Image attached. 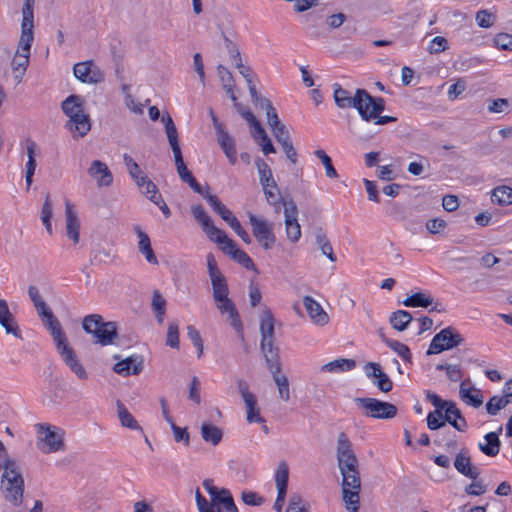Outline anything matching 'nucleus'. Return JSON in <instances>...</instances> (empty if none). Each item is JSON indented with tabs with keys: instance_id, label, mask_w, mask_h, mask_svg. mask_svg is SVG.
<instances>
[{
	"instance_id": "1",
	"label": "nucleus",
	"mask_w": 512,
	"mask_h": 512,
	"mask_svg": "<svg viewBox=\"0 0 512 512\" xmlns=\"http://www.w3.org/2000/svg\"><path fill=\"white\" fill-rule=\"evenodd\" d=\"M28 295L39 316L42 318L44 325L50 331L62 360L79 379H86L87 373L84 367L79 363L73 348L68 343L59 320L53 315L52 311L43 300L38 288L32 285L29 286Z\"/></svg>"
},
{
	"instance_id": "2",
	"label": "nucleus",
	"mask_w": 512,
	"mask_h": 512,
	"mask_svg": "<svg viewBox=\"0 0 512 512\" xmlns=\"http://www.w3.org/2000/svg\"><path fill=\"white\" fill-rule=\"evenodd\" d=\"M0 490L4 499L13 506L18 507L22 504L24 478L17 462H8L1 476Z\"/></svg>"
},
{
	"instance_id": "3",
	"label": "nucleus",
	"mask_w": 512,
	"mask_h": 512,
	"mask_svg": "<svg viewBox=\"0 0 512 512\" xmlns=\"http://www.w3.org/2000/svg\"><path fill=\"white\" fill-rule=\"evenodd\" d=\"M63 112L69 117L67 127L79 137L85 136L91 129L89 116L84 112L83 99L78 95L68 96L61 105Z\"/></svg>"
},
{
	"instance_id": "4",
	"label": "nucleus",
	"mask_w": 512,
	"mask_h": 512,
	"mask_svg": "<svg viewBox=\"0 0 512 512\" xmlns=\"http://www.w3.org/2000/svg\"><path fill=\"white\" fill-rule=\"evenodd\" d=\"M39 436L38 448L45 454L65 450L64 431L61 428L46 423L36 425Z\"/></svg>"
},
{
	"instance_id": "5",
	"label": "nucleus",
	"mask_w": 512,
	"mask_h": 512,
	"mask_svg": "<svg viewBox=\"0 0 512 512\" xmlns=\"http://www.w3.org/2000/svg\"><path fill=\"white\" fill-rule=\"evenodd\" d=\"M261 343L260 348L264 359L270 360L280 357L279 347L275 345L274 317L270 309L265 308L260 319Z\"/></svg>"
},
{
	"instance_id": "6",
	"label": "nucleus",
	"mask_w": 512,
	"mask_h": 512,
	"mask_svg": "<svg viewBox=\"0 0 512 512\" xmlns=\"http://www.w3.org/2000/svg\"><path fill=\"white\" fill-rule=\"evenodd\" d=\"M33 40V32L21 31L18 49L11 63L14 79L17 84L22 82L25 72L29 66L30 50Z\"/></svg>"
},
{
	"instance_id": "7",
	"label": "nucleus",
	"mask_w": 512,
	"mask_h": 512,
	"mask_svg": "<svg viewBox=\"0 0 512 512\" xmlns=\"http://www.w3.org/2000/svg\"><path fill=\"white\" fill-rule=\"evenodd\" d=\"M464 342L463 336L452 326L438 332L431 340L427 355L440 354L443 351L458 347Z\"/></svg>"
},
{
	"instance_id": "8",
	"label": "nucleus",
	"mask_w": 512,
	"mask_h": 512,
	"mask_svg": "<svg viewBox=\"0 0 512 512\" xmlns=\"http://www.w3.org/2000/svg\"><path fill=\"white\" fill-rule=\"evenodd\" d=\"M355 403L364 409V415L376 419H391L397 415V407L376 398H355Z\"/></svg>"
},
{
	"instance_id": "9",
	"label": "nucleus",
	"mask_w": 512,
	"mask_h": 512,
	"mask_svg": "<svg viewBox=\"0 0 512 512\" xmlns=\"http://www.w3.org/2000/svg\"><path fill=\"white\" fill-rule=\"evenodd\" d=\"M342 498L349 512L359 509V493L361 490L360 473H349L342 476Z\"/></svg>"
},
{
	"instance_id": "10",
	"label": "nucleus",
	"mask_w": 512,
	"mask_h": 512,
	"mask_svg": "<svg viewBox=\"0 0 512 512\" xmlns=\"http://www.w3.org/2000/svg\"><path fill=\"white\" fill-rule=\"evenodd\" d=\"M248 217L254 237L265 250L271 249L276 242V236L273 232V224L252 213H249Z\"/></svg>"
},
{
	"instance_id": "11",
	"label": "nucleus",
	"mask_w": 512,
	"mask_h": 512,
	"mask_svg": "<svg viewBox=\"0 0 512 512\" xmlns=\"http://www.w3.org/2000/svg\"><path fill=\"white\" fill-rule=\"evenodd\" d=\"M217 244L221 245L223 252L230 255L234 261L238 262L247 270L257 272V268L250 256L245 251L237 248L235 242L227 235H223L222 239L218 238Z\"/></svg>"
},
{
	"instance_id": "12",
	"label": "nucleus",
	"mask_w": 512,
	"mask_h": 512,
	"mask_svg": "<svg viewBox=\"0 0 512 512\" xmlns=\"http://www.w3.org/2000/svg\"><path fill=\"white\" fill-rule=\"evenodd\" d=\"M191 212L211 241L218 243V238L222 239V236L226 235L224 231L220 230L213 224L211 217L207 214L202 205H193L191 207Z\"/></svg>"
},
{
	"instance_id": "13",
	"label": "nucleus",
	"mask_w": 512,
	"mask_h": 512,
	"mask_svg": "<svg viewBox=\"0 0 512 512\" xmlns=\"http://www.w3.org/2000/svg\"><path fill=\"white\" fill-rule=\"evenodd\" d=\"M266 365L272 374V378L278 388L279 398L285 402L290 400L289 380L286 375L281 374L280 357L266 360Z\"/></svg>"
},
{
	"instance_id": "14",
	"label": "nucleus",
	"mask_w": 512,
	"mask_h": 512,
	"mask_svg": "<svg viewBox=\"0 0 512 512\" xmlns=\"http://www.w3.org/2000/svg\"><path fill=\"white\" fill-rule=\"evenodd\" d=\"M384 109L385 100L381 97H373L366 91V95L362 96V103L358 113L363 121L369 122L373 118L378 117Z\"/></svg>"
},
{
	"instance_id": "15",
	"label": "nucleus",
	"mask_w": 512,
	"mask_h": 512,
	"mask_svg": "<svg viewBox=\"0 0 512 512\" xmlns=\"http://www.w3.org/2000/svg\"><path fill=\"white\" fill-rule=\"evenodd\" d=\"M366 95L365 89H356L354 96L343 89L339 84H334V100L339 108H355L359 110L360 104L362 103V96Z\"/></svg>"
},
{
	"instance_id": "16",
	"label": "nucleus",
	"mask_w": 512,
	"mask_h": 512,
	"mask_svg": "<svg viewBox=\"0 0 512 512\" xmlns=\"http://www.w3.org/2000/svg\"><path fill=\"white\" fill-rule=\"evenodd\" d=\"M119 342L118 325L114 321H104L98 315V345H117Z\"/></svg>"
},
{
	"instance_id": "17",
	"label": "nucleus",
	"mask_w": 512,
	"mask_h": 512,
	"mask_svg": "<svg viewBox=\"0 0 512 512\" xmlns=\"http://www.w3.org/2000/svg\"><path fill=\"white\" fill-rule=\"evenodd\" d=\"M0 326L7 334L22 339L21 330L15 316L10 311L7 301L2 298H0Z\"/></svg>"
},
{
	"instance_id": "18",
	"label": "nucleus",
	"mask_w": 512,
	"mask_h": 512,
	"mask_svg": "<svg viewBox=\"0 0 512 512\" xmlns=\"http://www.w3.org/2000/svg\"><path fill=\"white\" fill-rule=\"evenodd\" d=\"M66 234L74 244L79 242L80 221L77 216L74 204L68 199L65 200Z\"/></svg>"
},
{
	"instance_id": "19",
	"label": "nucleus",
	"mask_w": 512,
	"mask_h": 512,
	"mask_svg": "<svg viewBox=\"0 0 512 512\" xmlns=\"http://www.w3.org/2000/svg\"><path fill=\"white\" fill-rule=\"evenodd\" d=\"M364 371L369 378H375L377 381H374V384L377 388L384 392H390L393 387V383L391 379L381 370V366L375 362H368L364 366Z\"/></svg>"
},
{
	"instance_id": "20",
	"label": "nucleus",
	"mask_w": 512,
	"mask_h": 512,
	"mask_svg": "<svg viewBox=\"0 0 512 512\" xmlns=\"http://www.w3.org/2000/svg\"><path fill=\"white\" fill-rule=\"evenodd\" d=\"M113 370L120 375H138L143 370V359L141 356H130L118 361Z\"/></svg>"
},
{
	"instance_id": "21",
	"label": "nucleus",
	"mask_w": 512,
	"mask_h": 512,
	"mask_svg": "<svg viewBox=\"0 0 512 512\" xmlns=\"http://www.w3.org/2000/svg\"><path fill=\"white\" fill-rule=\"evenodd\" d=\"M303 305L311 319L316 325H326L329 322V316L324 311L322 306L314 300L311 296L303 297Z\"/></svg>"
},
{
	"instance_id": "22",
	"label": "nucleus",
	"mask_w": 512,
	"mask_h": 512,
	"mask_svg": "<svg viewBox=\"0 0 512 512\" xmlns=\"http://www.w3.org/2000/svg\"><path fill=\"white\" fill-rule=\"evenodd\" d=\"M455 469L465 477L472 480L478 479L480 469L474 466L471 462V457L466 452H459L454 460Z\"/></svg>"
},
{
	"instance_id": "23",
	"label": "nucleus",
	"mask_w": 512,
	"mask_h": 512,
	"mask_svg": "<svg viewBox=\"0 0 512 512\" xmlns=\"http://www.w3.org/2000/svg\"><path fill=\"white\" fill-rule=\"evenodd\" d=\"M217 309L221 314H227L231 326L237 331H242V322L234 302L226 297L222 301H215Z\"/></svg>"
},
{
	"instance_id": "24",
	"label": "nucleus",
	"mask_w": 512,
	"mask_h": 512,
	"mask_svg": "<svg viewBox=\"0 0 512 512\" xmlns=\"http://www.w3.org/2000/svg\"><path fill=\"white\" fill-rule=\"evenodd\" d=\"M469 382V379L461 382L459 389L460 398L467 405L478 408L483 404V396L479 389L475 387H466Z\"/></svg>"
},
{
	"instance_id": "25",
	"label": "nucleus",
	"mask_w": 512,
	"mask_h": 512,
	"mask_svg": "<svg viewBox=\"0 0 512 512\" xmlns=\"http://www.w3.org/2000/svg\"><path fill=\"white\" fill-rule=\"evenodd\" d=\"M444 418L446 423H449L456 430L460 432L466 431L468 425L465 418L462 416L461 411L457 408L456 404L450 401L445 408Z\"/></svg>"
},
{
	"instance_id": "26",
	"label": "nucleus",
	"mask_w": 512,
	"mask_h": 512,
	"mask_svg": "<svg viewBox=\"0 0 512 512\" xmlns=\"http://www.w3.org/2000/svg\"><path fill=\"white\" fill-rule=\"evenodd\" d=\"M217 140L225 153L230 164L235 165L237 162V150L236 144L233 137H231L226 130L217 133Z\"/></svg>"
},
{
	"instance_id": "27",
	"label": "nucleus",
	"mask_w": 512,
	"mask_h": 512,
	"mask_svg": "<svg viewBox=\"0 0 512 512\" xmlns=\"http://www.w3.org/2000/svg\"><path fill=\"white\" fill-rule=\"evenodd\" d=\"M135 232L139 237L138 249L145 256L146 260L154 265L158 264V259L152 249L149 236L139 227H135Z\"/></svg>"
},
{
	"instance_id": "28",
	"label": "nucleus",
	"mask_w": 512,
	"mask_h": 512,
	"mask_svg": "<svg viewBox=\"0 0 512 512\" xmlns=\"http://www.w3.org/2000/svg\"><path fill=\"white\" fill-rule=\"evenodd\" d=\"M502 432V426L498 428L497 432H489L484 436L486 441L485 444L479 443V449L485 455L494 457L500 451L501 442L499 440V434Z\"/></svg>"
},
{
	"instance_id": "29",
	"label": "nucleus",
	"mask_w": 512,
	"mask_h": 512,
	"mask_svg": "<svg viewBox=\"0 0 512 512\" xmlns=\"http://www.w3.org/2000/svg\"><path fill=\"white\" fill-rule=\"evenodd\" d=\"M116 406H117V416L119 418L121 426L128 428L130 430L139 431L144 435L143 428L139 425L138 421L129 412V410L126 408V406L119 400L116 402Z\"/></svg>"
},
{
	"instance_id": "30",
	"label": "nucleus",
	"mask_w": 512,
	"mask_h": 512,
	"mask_svg": "<svg viewBox=\"0 0 512 512\" xmlns=\"http://www.w3.org/2000/svg\"><path fill=\"white\" fill-rule=\"evenodd\" d=\"M255 165L259 174V181L263 187H272L277 190V183L273 177L270 166L261 158L255 160Z\"/></svg>"
},
{
	"instance_id": "31",
	"label": "nucleus",
	"mask_w": 512,
	"mask_h": 512,
	"mask_svg": "<svg viewBox=\"0 0 512 512\" xmlns=\"http://www.w3.org/2000/svg\"><path fill=\"white\" fill-rule=\"evenodd\" d=\"M201 436L205 442L216 446L221 442L223 438V431L216 425L203 422L201 425Z\"/></svg>"
},
{
	"instance_id": "32",
	"label": "nucleus",
	"mask_w": 512,
	"mask_h": 512,
	"mask_svg": "<svg viewBox=\"0 0 512 512\" xmlns=\"http://www.w3.org/2000/svg\"><path fill=\"white\" fill-rule=\"evenodd\" d=\"M93 63V60H88L75 64L73 67L74 76L83 83L94 82V74L91 71Z\"/></svg>"
},
{
	"instance_id": "33",
	"label": "nucleus",
	"mask_w": 512,
	"mask_h": 512,
	"mask_svg": "<svg viewBox=\"0 0 512 512\" xmlns=\"http://www.w3.org/2000/svg\"><path fill=\"white\" fill-rule=\"evenodd\" d=\"M210 280L212 284L214 301H222L224 298L228 297L229 288L226 278L223 274L210 278Z\"/></svg>"
},
{
	"instance_id": "34",
	"label": "nucleus",
	"mask_w": 512,
	"mask_h": 512,
	"mask_svg": "<svg viewBox=\"0 0 512 512\" xmlns=\"http://www.w3.org/2000/svg\"><path fill=\"white\" fill-rule=\"evenodd\" d=\"M356 366V363L352 359H336L334 361H331L321 367V370L323 372H330V373H336V372H344V371H350Z\"/></svg>"
},
{
	"instance_id": "35",
	"label": "nucleus",
	"mask_w": 512,
	"mask_h": 512,
	"mask_svg": "<svg viewBox=\"0 0 512 512\" xmlns=\"http://www.w3.org/2000/svg\"><path fill=\"white\" fill-rule=\"evenodd\" d=\"M35 0H25L22 8L21 31L33 32L34 28V7Z\"/></svg>"
},
{
	"instance_id": "36",
	"label": "nucleus",
	"mask_w": 512,
	"mask_h": 512,
	"mask_svg": "<svg viewBox=\"0 0 512 512\" xmlns=\"http://www.w3.org/2000/svg\"><path fill=\"white\" fill-rule=\"evenodd\" d=\"M411 321L412 315L406 310H397L389 318L391 326L398 331H404Z\"/></svg>"
},
{
	"instance_id": "37",
	"label": "nucleus",
	"mask_w": 512,
	"mask_h": 512,
	"mask_svg": "<svg viewBox=\"0 0 512 512\" xmlns=\"http://www.w3.org/2000/svg\"><path fill=\"white\" fill-rule=\"evenodd\" d=\"M434 443L445 447L447 451H454L457 448L456 434L450 429H444L437 435Z\"/></svg>"
},
{
	"instance_id": "38",
	"label": "nucleus",
	"mask_w": 512,
	"mask_h": 512,
	"mask_svg": "<svg viewBox=\"0 0 512 512\" xmlns=\"http://www.w3.org/2000/svg\"><path fill=\"white\" fill-rule=\"evenodd\" d=\"M434 299L425 293L417 292L409 296L403 301L406 307H422L427 308L433 303Z\"/></svg>"
},
{
	"instance_id": "39",
	"label": "nucleus",
	"mask_w": 512,
	"mask_h": 512,
	"mask_svg": "<svg viewBox=\"0 0 512 512\" xmlns=\"http://www.w3.org/2000/svg\"><path fill=\"white\" fill-rule=\"evenodd\" d=\"M137 186L150 201L156 202L155 200L157 199L158 201L161 200V195L158 193L157 186L147 176L145 178H141Z\"/></svg>"
},
{
	"instance_id": "40",
	"label": "nucleus",
	"mask_w": 512,
	"mask_h": 512,
	"mask_svg": "<svg viewBox=\"0 0 512 512\" xmlns=\"http://www.w3.org/2000/svg\"><path fill=\"white\" fill-rule=\"evenodd\" d=\"M491 200L499 205H509L512 203V188L500 186L492 191Z\"/></svg>"
},
{
	"instance_id": "41",
	"label": "nucleus",
	"mask_w": 512,
	"mask_h": 512,
	"mask_svg": "<svg viewBox=\"0 0 512 512\" xmlns=\"http://www.w3.org/2000/svg\"><path fill=\"white\" fill-rule=\"evenodd\" d=\"M244 403L246 406L247 421L249 423H265L264 418L260 414V409L257 406L256 397L246 399Z\"/></svg>"
},
{
	"instance_id": "42",
	"label": "nucleus",
	"mask_w": 512,
	"mask_h": 512,
	"mask_svg": "<svg viewBox=\"0 0 512 512\" xmlns=\"http://www.w3.org/2000/svg\"><path fill=\"white\" fill-rule=\"evenodd\" d=\"M53 216V205L50 200L49 194L46 195L44 199V203L41 210V221L45 226L49 235H52L53 229L51 224V218Z\"/></svg>"
},
{
	"instance_id": "43",
	"label": "nucleus",
	"mask_w": 512,
	"mask_h": 512,
	"mask_svg": "<svg viewBox=\"0 0 512 512\" xmlns=\"http://www.w3.org/2000/svg\"><path fill=\"white\" fill-rule=\"evenodd\" d=\"M289 480V468L286 462H281L278 466L275 482L277 486V490L280 492L287 493V486Z\"/></svg>"
},
{
	"instance_id": "44",
	"label": "nucleus",
	"mask_w": 512,
	"mask_h": 512,
	"mask_svg": "<svg viewBox=\"0 0 512 512\" xmlns=\"http://www.w3.org/2000/svg\"><path fill=\"white\" fill-rule=\"evenodd\" d=\"M508 404H511L509 399L503 394L502 396H493L486 403V411L490 415H497V413L505 408Z\"/></svg>"
},
{
	"instance_id": "45",
	"label": "nucleus",
	"mask_w": 512,
	"mask_h": 512,
	"mask_svg": "<svg viewBox=\"0 0 512 512\" xmlns=\"http://www.w3.org/2000/svg\"><path fill=\"white\" fill-rule=\"evenodd\" d=\"M385 343L394 352H396L404 361L408 363L412 362V354L409 347L406 344L392 339H386Z\"/></svg>"
},
{
	"instance_id": "46",
	"label": "nucleus",
	"mask_w": 512,
	"mask_h": 512,
	"mask_svg": "<svg viewBox=\"0 0 512 512\" xmlns=\"http://www.w3.org/2000/svg\"><path fill=\"white\" fill-rule=\"evenodd\" d=\"M314 155L322 162L325 167V173L328 178H337L338 172L334 168L331 157L322 149L314 152Z\"/></svg>"
},
{
	"instance_id": "47",
	"label": "nucleus",
	"mask_w": 512,
	"mask_h": 512,
	"mask_svg": "<svg viewBox=\"0 0 512 512\" xmlns=\"http://www.w3.org/2000/svg\"><path fill=\"white\" fill-rule=\"evenodd\" d=\"M427 426L430 430H440L446 427L444 414L439 409L429 412L427 415Z\"/></svg>"
},
{
	"instance_id": "48",
	"label": "nucleus",
	"mask_w": 512,
	"mask_h": 512,
	"mask_svg": "<svg viewBox=\"0 0 512 512\" xmlns=\"http://www.w3.org/2000/svg\"><path fill=\"white\" fill-rule=\"evenodd\" d=\"M436 370H438V371L445 370L447 378L452 382L459 381L463 376L461 367H460V365H457V364H438V365H436Z\"/></svg>"
},
{
	"instance_id": "49",
	"label": "nucleus",
	"mask_w": 512,
	"mask_h": 512,
	"mask_svg": "<svg viewBox=\"0 0 512 512\" xmlns=\"http://www.w3.org/2000/svg\"><path fill=\"white\" fill-rule=\"evenodd\" d=\"M174 159H175V165H176L177 172H178L180 179L185 183H188L189 181H191L194 178V176L188 170L186 164L184 163L182 152H178V153L174 154Z\"/></svg>"
},
{
	"instance_id": "50",
	"label": "nucleus",
	"mask_w": 512,
	"mask_h": 512,
	"mask_svg": "<svg viewBox=\"0 0 512 512\" xmlns=\"http://www.w3.org/2000/svg\"><path fill=\"white\" fill-rule=\"evenodd\" d=\"M112 183L113 175L108 166L105 163L98 161V187H109Z\"/></svg>"
},
{
	"instance_id": "51",
	"label": "nucleus",
	"mask_w": 512,
	"mask_h": 512,
	"mask_svg": "<svg viewBox=\"0 0 512 512\" xmlns=\"http://www.w3.org/2000/svg\"><path fill=\"white\" fill-rule=\"evenodd\" d=\"M263 192L266 197L267 202L275 207L276 212L280 210V202L282 201V197L280 194L279 187L277 186V190H274L272 187H263Z\"/></svg>"
},
{
	"instance_id": "52",
	"label": "nucleus",
	"mask_w": 512,
	"mask_h": 512,
	"mask_svg": "<svg viewBox=\"0 0 512 512\" xmlns=\"http://www.w3.org/2000/svg\"><path fill=\"white\" fill-rule=\"evenodd\" d=\"M249 93L251 96V101L255 107L264 109L265 111L273 107L271 101L268 98L262 97L258 93L256 86L250 87Z\"/></svg>"
},
{
	"instance_id": "53",
	"label": "nucleus",
	"mask_w": 512,
	"mask_h": 512,
	"mask_svg": "<svg viewBox=\"0 0 512 512\" xmlns=\"http://www.w3.org/2000/svg\"><path fill=\"white\" fill-rule=\"evenodd\" d=\"M195 499L199 512H221L220 507L209 504V501L201 494L199 488L196 489Z\"/></svg>"
},
{
	"instance_id": "54",
	"label": "nucleus",
	"mask_w": 512,
	"mask_h": 512,
	"mask_svg": "<svg viewBox=\"0 0 512 512\" xmlns=\"http://www.w3.org/2000/svg\"><path fill=\"white\" fill-rule=\"evenodd\" d=\"M285 226L288 239L292 242H297L301 237V229L297 219L294 221L292 219H285Z\"/></svg>"
},
{
	"instance_id": "55",
	"label": "nucleus",
	"mask_w": 512,
	"mask_h": 512,
	"mask_svg": "<svg viewBox=\"0 0 512 512\" xmlns=\"http://www.w3.org/2000/svg\"><path fill=\"white\" fill-rule=\"evenodd\" d=\"M166 345L171 348H179V326L177 323H169L167 336H166Z\"/></svg>"
},
{
	"instance_id": "56",
	"label": "nucleus",
	"mask_w": 512,
	"mask_h": 512,
	"mask_svg": "<svg viewBox=\"0 0 512 512\" xmlns=\"http://www.w3.org/2000/svg\"><path fill=\"white\" fill-rule=\"evenodd\" d=\"M337 456L354 452L352 443L344 432L339 433L337 439Z\"/></svg>"
},
{
	"instance_id": "57",
	"label": "nucleus",
	"mask_w": 512,
	"mask_h": 512,
	"mask_svg": "<svg viewBox=\"0 0 512 512\" xmlns=\"http://www.w3.org/2000/svg\"><path fill=\"white\" fill-rule=\"evenodd\" d=\"M165 132H166L167 139H168V142L170 144V147H171V149L173 151V154L181 152V148H180V145H179V139H178V132H177L176 126L173 125L171 127H167L165 129Z\"/></svg>"
},
{
	"instance_id": "58",
	"label": "nucleus",
	"mask_w": 512,
	"mask_h": 512,
	"mask_svg": "<svg viewBox=\"0 0 512 512\" xmlns=\"http://www.w3.org/2000/svg\"><path fill=\"white\" fill-rule=\"evenodd\" d=\"M448 49V41L445 37L436 36L434 37L428 47V51L431 54H438Z\"/></svg>"
},
{
	"instance_id": "59",
	"label": "nucleus",
	"mask_w": 512,
	"mask_h": 512,
	"mask_svg": "<svg viewBox=\"0 0 512 512\" xmlns=\"http://www.w3.org/2000/svg\"><path fill=\"white\" fill-rule=\"evenodd\" d=\"M170 427L173 431L175 441L183 442L185 446H188L190 443V435L187 431V428H181L177 426L174 421L170 423Z\"/></svg>"
},
{
	"instance_id": "60",
	"label": "nucleus",
	"mask_w": 512,
	"mask_h": 512,
	"mask_svg": "<svg viewBox=\"0 0 512 512\" xmlns=\"http://www.w3.org/2000/svg\"><path fill=\"white\" fill-rule=\"evenodd\" d=\"M495 17L488 10H480L476 13V22L479 27L490 28L493 25Z\"/></svg>"
},
{
	"instance_id": "61",
	"label": "nucleus",
	"mask_w": 512,
	"mask_h": 512,
	"mask_svg": "<svg viewBox=\"0 0 512 512\" xmlns=\"http://www.w3.org/2000/svg\"><path fill=\"white\" fill-rule=\"evenodd\" d=\"M286 512H309V510L304 507L302 497L298 494H293L289 499Z\"/></svg>"
},
{
	"instance_id": "62",
	"label": "nucleus",
	"mask_w": 512,
	"mask_h": 512,
	"mask_svg": "<svg viewBox=\"0 0 512 512\" xmlns=\"http://www.w3.org/2000/svg\"><path fill=\"white\" fill-rule=\"evenodd\" d=\"M284 206V217L285 219H292L293 221L297 219L298 208L294 200H285L284 198L280 202V205Z\"/></svg>"
},
{
	"instance_id": "63",
	"label": "nucleus",
	"mask_w": 512,
	"mask_h": 512,
	"mask_svg": "<svg viewBox=\"0 0 512 512\" xmlns=\"http://www.w3.org/2000/svg\"><path fill=\"white\" fill-rule=\"evenodd\" d=\"M494 44L502 50L510 51L512 50V35L499 33L494 38Z\"/></svg>"
},
{
	"instance_id": "64",
	"label": "nucleus",
	"mask_w": 512,
	"mask_h": 512,
	"mask_svg": "<svg viewBox=\"0 0 512 512\" xmlns=\"http://www.w3.org/2000/svg\"><path fill=\"white\" fill-rule=\"evenodd\" d=\"M487 491V486L482 480H473L471 484L465 487V493L473 496H480Z\"/></svg>"
}]
</instances>
